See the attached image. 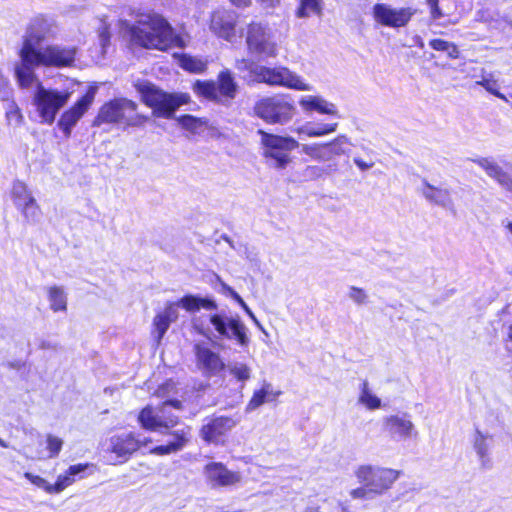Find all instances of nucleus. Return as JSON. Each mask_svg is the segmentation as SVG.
<instances>
[{"instance_id":"obj_1","label":"nucleus","mask_w":512,"mask_h":512,"mask_svg":"<svg viewBox=\"0 0 512 512\" xmlns=\"http://www.w3.org/2000/svg\"><path fill=\"white\" fill-rule=\"evenodd\" d=\"M122 29L132 44L146 49L168 50L183 46L167 20L156 13L139 12L134 23L124 20Z\"/></svg>"},{"instance_id":"obj_2","label":"nucleus","mask_w":512,"mask_h":512,"mask_svg":"<svg viewBox=\"0 0 512 512\" xmlns=\"http://www.w3.org/2000/svg\"><path fill=\"white\" fill-rule=\"evenodd\" d=\"M168 406H172L175 409H181L182 402L179 400H166L163 402L159 412H155L151 406H146L138 415V421L141 427L145 430L159 432L175 438V441H168L165 445L154 447L150 450L151 454L162 456L176 453L182 450L189 442V427H182L171 431V429L178 425L179 418L174 415H165L166 408Z\"/></svg>"},{"instance_id":"obj_3","label":"nucleus","mask_w":512,"mask_h":512,"mask_svg":"<svg viewBox=\"0 0 512 512\" xmlns=\"http://www.w3.org/2000/svg\"><path fill=\"white\" fill-rule=\"evenodd\" d=\"M77 54L74 46L48 45L33 56L15 65V76L21 88L30 87L37 79L35 69L40 66L65 68L73 65Z\"/></svg>"},{"instance_id":"obj_4","label":"nucleus","mask_w":512,"mask_h":512,"mask_svg":"<svg viewBox=\"0 0 512 512\" xmlns=\"http://www.w3.org/2000/svg\"><path fill=\"white\" fill-rule=\"evenodd\" d=\"M134 87L143 103L152 108L153 115L158 118H173L176 110L190 99L186 93H168L145 80L135 82Z\"/></svg>"},{"instance_id":"obj_5","label":"nucleus","mask_w":512,"mask_h":512,"mask_svg":"<svg viewBox=\"0 0 512 512\" xmlns=\"http://www.w3.org/2000/svg\"><path fill=\"white\" fill-rule=\"evenodd\" d=\"M260 135L261 155L268 167L284 170L292 163L291 152L300 146L290 136H281L258 130Z\"/></svg>"},{"instance_id":"obj_6","label":"nucleus","mask_w":512,"mask_h":512,"mask_svg":"<svg viewBox=\"0 0 512 512\" xmlns=\"http://www.w3.org/2000/svg\"><path fill=\"white\" fill-rule=\"evenodd\" d=\"M137 103L127 98H117L105 103L93 120L92 126L123 124L128 127L142 126L148 117L137 113Z\"/></svg>"},{"instance_id":"obj_7","label":"nucleus","mask_w":512,"mask_h":512,"mask_svg":"<svg viewBox=\"0 0 512 512\" xmlns=\"http://www.w3.org/2000/svg\"><path fill=\"white\" fill-rule=\"evenodd\" d=\"M59 33V27L53 17L37 15L31 19L23 37L22 47L19 51V61L32 57L41 48V44L54 40Z\"/></svg>"},{"instance_id":"obj_8","label":"nucleus","mask_w":512,"mask_h":512,"mask_svg":"<svg viewBox=\"0 0 512 512\" xmlns=\"http://www.w3.org/2000/svg\"><path fill=\"white\" fill-rule=\"evenodd\" d=\"M193 91L207 100L229 106L236 97L238 85L231 72L226 69L218 74L217 81L197 80L193 84Z\"/></svg>"},{"instance_id":"obj_9","label":"nucleus","mask_w":512,"mask_h":512,"mask_svg":"<svg viewBox=\"0 0 512 512\" xmlns=\"http://www.w3.org/2000/svg\"><path fill=\"white\" fill-rule=\"evenodd\" d=\"M253 79L257 82L272 86H284L299 91H311L312 86L303 82L297 74L285 67L268 68L265 66L249 65Z\"/></svg>"},{"instance_id":"obj_10","label":"nucleus","mask_w":512,"mask_h":512,"mask_svg":"<svg viewBox=\"0 0 512 512\" xmlns=\"http://www.w3.org/2000/svg\"><path fill=\"white\" fill-rule=\"evenodd\" d=\"M69 92L46 89L38 84L33 96V104L41 118V122L52 124L59 110L68 102Z\"/></svg>"},{"instance_id":"obj_11","label":"nucleus","mask_w":512,"mask_h":512,"mask_svg":"<svg viewBox=\"0 0 512 512\" xmlns=\"http://www.w3.org/2000/svg\"><path fill=\"white\" fill-rule=\"evenodd\" d=\"M209 322L219 337L235 340L241 347L248 346L250 339L248 329L239 316H228L225 311L209 315Z\"/></svg>"},{"instance_id":"obj_12","label":"nucleus","mask_w":512,"mask_h":512,"mask_svg":"<svg viewBox=\"0 0 512 512\" xmlns=\"http://www.w3.org/2000/svg\"><path fill=\"white\" fill-rule=\"evenodd\" d=\"M246 43L251 53L262 57H276L278 48L272 29L261 22L249 24Z\"/></svg>"},{"instance_id":"obj_13","label":"nucleus","mask_w":512,"mask_h":512,"mask_svg":"<svg viewBox=\"0 0 512 512\" xmlns=\"http://www.w3.org/2000/svg\"><path fill=\"white\" fill-rule=\"evenodd\" d=\"M255 113L267 123L283 124L288 122L294 114V107L282 96L261 99L255 105Z\"/></svg>"},{"instance_id":"obj_14","label":"nucleus","mask_w":512,"mask_h":512,"mask_svg":"<svg viewBox=\"0 0 512 512\" xmlns=\"http://www.w3.org/2000/svg\"><path fill=\"white\" fill-rule=\"evenodd\" d=\"M360 483L369 487L374 495L382 494L397 480L399 472L388 468L361 466L356 471Z\"/></svg>"},{"instance_id":"obj_15","label":"nucleus","mask_w":512,"mask_h":512,"mask_svg":"<svg viewBox=\"0 0 512 512\" xmlns=\"http://www.w3.org/2000/svg\"><path fill=\"white\" fill-rule=\"evenodd\" d=\"M350 144L346 135H339L326 143L302 144L301 151L317 161H330L334 156L346 154L345 146Z\"/></svg>"},{"instance_id":"obj_16","label":"nucleus","mask_w":512,"mask_h":512,"mask_svg":"<svg viewBox=\"0 0 512 512\" xmlns=\"http://www.w3.org/2000/svg\"><path fill=\"white\" fill-rule=\"evenodd\" d=\"M374 20L387 27L400 28L408 24L415 10L410 7L393 8L388 4L377 3L373 6Z\"/></svg>"},{"instance_id":"obj_17","label":"nucleus","mask_w":512,"mask_h":512,"mask_svg":"<svg viewBox=\"0 0 512 512\" xmlns=\"http://www.w3.org/2000/svg\"><path fill=\"white\" fill-rule=\"evenodd\" d=\"M96 95V88L90 87L70 109L66 110L58 121V127L69 138L72 129L92 105Z\"/></svg>"},{"instance_id":"obj_18","label":"nucleus","mask_w":512,"mask_h":512,"mask_svg":"<svg viewBox=\"0 0 512 512\" xmlns=\"http://www.w3.org/2000/svg\"><path fill=\"white\" fill-rule=\"evenodd\" d=\"M203 472L208 484L213 488L235 486L242 480L239 472L230 471L220 462L208 463Z\"/></svg>"},{"instance_id":"obj_19","label":"nucleus","mask_w":512,"mask_h":512,"mask_svg":"<svg viewBox=\"0 0 512 512\" xmlns=\"http://www.w3.org/2000/svg\"><path fill=\"white\" fill-rule=\"evenodd\" d=\"M141 443L143 442L133 432L115 434L109 438L107 451L125 462L141 447Z\"/></svg>"},{"instance_id":"obj_20","label":"nucleus","mask_w":512,"mask_h":512,"mask_svg":"<svg viewBox=\"0 0 512 512\" xmlns=\"http://www.w3.org/2000/svg\"><path fill=\"white\" fill-rule=\"evenodd\" d=\"M194 353L198 368L204 375L213 376L224 370L225 364L220 355L212 351L204 343L194 345Z\"/></svg>"},{"instance_id":"obj_21","label":"nucleus","mask_w":512,"mask_h":512,"mask_svg":"<svg viewBox=\"0 0 512 512\" xmlns=\"http://www.w3.org/2000/svg\"><path fill=\"white\" fill-rule=\"evenodd\" d=\"M239 420L229 416L211 418L200 430L201 438L207 443H217L227 432L232 430Z\"/></svg>"},{"instance_id":"obj_22","label":"nucleus","mask_w":512,"mask_h":512,"mask_svg":"<svg viewBox=\"0 0 512 512\" xmlns=\"http://www.w3.org/2000/svg\"><path fill=\"white\" fill-rule=\"evenodd\" d=\"M236 22L234 11L216 10L211 15L210 30L218 37L230 41L235 36Z\"/></svg>"},{"instance_id":"obj_23","label":"nucleus","mask_w":512,"mask_h":512,"mask_svg":"<svg viewBox=\"0 0 512 512\" xmlns=\"http://www.w3.org/2000/svg\"><path fill=\"white\" fill-rule=\"evenodd\" d=\"M383 428L393 439L404 440L417 436L414 424L406 414L385 417Z\"/></svg>"},{"instance_id":"obj_24","label":"nucleus","mask_w":512,"mask_h":512,"mask_svg":"<svg viewBox=\"0 0 512 512\" xmlns=\"http://www.w3.org/2000/svg\"><path fill=\"white\" fill-rule=\"evenodd\" d=\"M474 162L482 168L489 177L494 179L507 191L512 192V177L497 162L487 157L475 159Z\"/></svg>"},{"instance_id":"obj_25","label":"nucleus","mask_w":512,"mask_h":512,"mask_svg":"<svg viewBox=\"0 0 512 512\" xmlns=\"http://www.w3.org/2000/svg\"><path fill=\"white\" fill-rule=\"evenodd\" d=\"M299 104L305 112L315 111L320 114L340 117L338 115L337 106L334 103L327 101L321 96H303L300 99Z\"/></svg>"},{"instance_id":"obj_26","label":"nucleus","mask_w":512,"mask_h":512,"mask_svg":"<svg viewBox=\"0 0 512 512\" xmlns=\"http://www.w3.org/2000/svg\"><path fill=\"white\" fill-rule=\"evenodd\" d=\"M280 394H281V391L274 390L271 383L264 381L261 389L256 390L253 393V396L250 399V401L246 407V410L253 411V410L259 408L265 402L275 400Z\"/></svg>"},{"instance_id":"obj_27","label":"nucleus","mask_w":512,"mask_h":512,"mask_svg":"<svg viewBox=\"0 0 512 512\" xmlns=\"http://www.w3.org/2000/svg\"><path fill=\"white\" fill-rule=\"evenodd\" d=\"M177 305L181 306L188 312H196L201 308L206 310H217L218 305L212 298H202L195 295H186L181 298Z\"/></svg>"},{"instance_id":"obj_28","label":"nucleus","mask_w":512,"mask_h":512,"mask_svg":"<svg viewBox=\"0 0 512 512\" xmlns=\"http://www.w3.org/2000/svg\"><path fill=\"white\" fill-rule=\"evenodd\" d=\"M419 191L430 203L445 207L448 199L446 189L434 187L426 181H423L422 187L419 188Z\"/></svg>"},{"instance_id":"obj_29","label":"nucleus","mask_w":512,"mask_h":512,"mask_svg":"<svg viewBox=\"0 0 512 512\" xmlns=\"http://www.w3.org/2000/svg\"><path fill=\"white\" fill-rule=\"evenodd\" d=\"M338 128V123H325V124H314L307 123L302 126L298 131L308 137H322L331 133H334Z\"/></svg>"},{"instance_id":"obj_30","label":"nucleus","mask_w":512,"mask_h":512,"mask_svg":"<svg viewBox=\"0 0 512 512\" xmlns=\"http://www.w3.org/2000/svg\"><path fill=\"white\" fill-rule=\"evenodd\" d=\"M11 194L13 203L17 209L27 203H32V200L35 199L26 184L22 181H15L13 183Z\"/></svg>"},{"instance_id":"obj_31","label":"nucleus","mask_w":512,"mask_h":512,"mask_svg":"<svg viewBox=\"0 0 512 512\" xmlns=\"http://www.w3.org/2000/svg\"><path fill=\"white\" fill-rule=\"evenodd\" d=\"M48 300L50 308L54 312L67 310V295L63 288L58 286H52L48 290Z\"/></svg>"},{"instance_id":"obj_32","label":"nucleus","mask_w":512,"mask_h":512,"mask_svg":"<svg viewBox=\"0 0 512 512\" xmlns=\"http://www.w3.org/2000/svg\"><path fill=\"white\" fill-rule=\"evenodd\" d=\"M359 403L371 410L377 409L381 406V400L371 393L369 390V384L366 380L363 381L360 388Z\"/></svg>"},{"instance_id":"obj_33","label":"nucleus","mask_w":512,"mask_h":512,"mask_svg":"<svg viewBox=\"0 0 512 512\" xmlns=\"http://www.w3.org/2000/svg\"><path fill=\"white\" fill-rule=\"evenodd\" d=\"M25 219L30 223H36L41 217L40 208L36 202V199L32 200V203H27L19 208Z\"/></svg>"},{"instance_id":"obj_34","label":"nucleus","mask_w":512,"mask_h":512,"mask_svg":"<svg viewBox=\"0 0 512 512\" xmlns=\"http://www.w3.org/2000/svg\"><path fill=\"white\" fill-rule=\"evenodd\" d=\"M320 5L319 0H300V7L297 10V16L304 18L309 16L310 13H319Z\"/></svg>"},{"instance_id":"obj_35","label":"nucleus","mask_w":512,"mask_h":512,"mask_svg":"<svg viewBox=\"0 0 512 512\" xmlns=\"http://www.w3.org/2000/svg\"><path fill=\"white\" fill-rule=\"evenodd\" d=\"M229 371L239 381H247L251 377V369L244 363L235 362L229 365Z\"/></svg>"},{"instance_id":"obj_36","label":"nucleus","mask_w":512,"mask_h":512,"mask_svg":"<svg viewBox=\"0 0 512 512\" xmlns=\"http://www.w3.org/2000/svg\"><path fill=\"white\" fill-rule=\"evenodd\" d=\"M6 118L10 125L19 126L23 122V115L14 101L9 102L6 107Z\"/></svg>"},{"instance_id":"obj_37","label":"nucleus","mask_w":512,"mask_h":512,"mask_svg":"<svg viewBox=\"0 0 512 512\" xmlns=\"http://www.w3.org/2000/svg\"><path fill=\"white\" fill-rule=\"evenodd\" d=\"M178 123L186 130L196 132L203 124L201 119L192 115H183L177 118Z\"/></svg>"},{"instance_id":"obj_38","label":"nucleus","mask_w":512,"mask_h":512,"mask_svg":"<svg viewBox=\"0 0 512 512\" xmlns=\"http://www.w3.org/2000/svg\"><path fill=\"white\" fill-rule=\"evenodd\" d=\"M182 67L190 72L200 73L205 70L206 64L197 58L184 57L182 59Z\"/></svg>"},{"instance_id":"obj_39","label":"nucleus","mask_w":512,"mask_h":512,"mask_svg":"<svg viewBox=\"0 0 512 512\" xmlns=\"http://www.w3.org/2000/svg\"><path fill=\"white\" fill-rule=\"evenodd\" d=\"M171 322L165 319L162 314H157L153 320V325L155 327V330L157 332L156 340L159 343L163 336L165 335L166 331L168 330Z\"/></svg>"},{"instance_id":"obj_40","label":"nucleus","mask_w":512,"mask_h":512,"mask_svg":"<svg viewBox=\"0 0 512 512\" xmlns=\"http://www.w3.org/2000/svg\"><path fill=\"white\" fill-rule=\"evenodd\" d=\"M25 478L28 479L33 485L36 487L43 489L45 492L49 494H53V487L52 484H50L47 480L44 478L34 475L30 472H26L24 474Z\"/></svg>"},{"instance_id":"obj_41","label":"nucleus","mask_w":512,"mask_h":512,"mask_svg":"<svg viewBox=\"0 0 512 512\" xmlns=\"http://www.w3.org/2000/svg\"><path fill=\"white\" fill-rule=\"evenodd\" d=\"M75 482V478L71 477L66 471L65 474H61L57 477L55 484H52L53 494L61 493L65 488L72 485Z\"/></svg>"},{"instance_id":"obj_42","label":"nucleus","mask_w":512,"mask_h":512,"mask_svg":"<svg viewBox=\"0 0 512 512\" xmlns=\"http://www.w3.org/2000/svg\"><path fill=\"white\" fill-rule=\"evenodd\" d=\"M348 297L357 305H364L368 302L367 293L362 288L356 286L349 288Z\"/></svg>"},{"instance_id":"obj_43","label":"nucleus","mask_w":512,"mask_h":512,"mask_svg":"<svg viewBox=\"0 0 512 512\" xmlns=\"http://www.w3.org/2000/svg\"><path fill=\"white\" fill-rule=\"evenodd\" d=\"M477 84L484 87L485 90H487L492 95H494L500 99L505 98L504 95L499 90V85H498L497 80L492 79V78H483L481 81H478Z\"/></svg>"},{"instance_id":"obj_44","label":"nucleus","mask_w":512,"mask_h":512,"mask_svg":"<svg viewBox=\"0 0 512 512\" xmlns=\"http://www.w3.org/2000/svg\"><path fill=\"white\" fill-rule=\"evenodd\" d=\"M62 445H63L62 439L49 434L47 436V448L50 452L49 457L50 458L56 457L59 454V452L61 451Z\"/></svg>"},{"instance_id":"obj_45","label":"nucleus","mask_w":512,"mask_h":512,"mask_svg":"<svg viewBox=\"0 0 512 512\" xmlns=\"http://www.w3.org/2000/svg\"><path fill=\"white\" fill-rule=\"evenodd\" d=\"M94 468V465L93 464H89V463H80V464H76V465H71L67 472L69 473V475L73 478L76 479V477H78L79 479H82L85 477L84 473L89 470V469H93Z\"/></svg>"},{"instance_id":"obj_46","label":"nucleus","mask_w":512,"mask_h":512,"mask_svg":"<svg viewBox=\"0 0 512 512\" xmlns=\"http://www.w3.org/2000/svg\"><path fill=\"white\" fill-rule=\"evenodd\" d=\"M327 173V170L321 166L310 165L304 170V177L309 180H316Z\"/></svg>"},{"instance_id":"obj_47","label":"nucleus","mask_w":512,"mask_h":512,"mask_svg":"<svg viewBox=\"0 0 512 512\" xmlns=\"http://www.w3.org/2000/svg\"><path fill=\"white\" fill-rule=\"evenodd\" d=\"M350 495L354 499H371L374 496L373 492L370 491L369 487H367L365 484H363L362 487L353 489L350 492Z\"/></svg>"},{"instance_id":"obj_48","label":"nucleus","mask_w":512,"mask_h":512,"mask_svg":"<svg viewBox=\"0 0 512 512\" xmlns=\"http://www.w3.org/2000/svg\"><path fill=\"white\" fill-rule=\"evenodd\" d=\"M177 303H170L168 304L164 311L161 312L160 314H162V316L167 319L168 321H170L171 323L176 321L177 318H178V310H177Z\"/></svg>"},{"instance_id":"obj_49","label":"nucleus","mask_w":512,"mask_h":512,"mask_svg":"<svg viewBox=\"0 0 512 512\" xmlns=\"http://www.w3.org/2000/svg\"><path fill=\"white\" fill-rule=\"evenodd\" d=\"M174 390L175 384L173 381L169 380L158 387V389L156 390V395L162 398L168 397Z\"/></svg>"},{"instance_id":"obj_50","label":"nucleus","mask_w":512,"mask_h":512,"mask_svg":"<svg viewBox=\"0 0 512 512\" xmlns=\"http://www.w3.org/2000/svg\"><path fill=\"white\" fill-rule=\"evenodd\" d=\"M221 286L224 292L228 293L240 306L244 305V300L242 297L229 285L224 282H221Z\"/></svg>"},{"instance_id":"obj_51","label":"nucleus","mask_w":512,"mask_h":512,"mask_svg":"<svg viewBox=\"0 0 512 512\" xmlns=\"http://www.w3.org/2000/svg\"><path fill=\"white\" fill-rule=\"evenodd\" d=\"M428 5L431 9V15L433 19H438L442 16L441 11L438 8V0H427Z\"/></svg>"},{"instance_id":"obj_52","label":"nucleus","mask_w":512,"mask_h":512,"mask_svg":"<svg viewBox=\"0 0 512 512\" xmlns=\"http://www.w3.org/2000/svg\"><path fill=\"white\" fill-rule=\"evenodd\" d=\"M355 165L361 170V171H366V170H369L371 169L373 166H374V162H365L364 160H362L361 158L359 157H355L353 159Z\"/></svg>"},{"instance_id":"obj_53","label":"nucleus","mask_w":512,"mask_h":512,"mask_svg":"<svg viewBox=\"0 0 512 512\" xmlns=\"http://www.w3.org/2000/svg\"><path fill=\"white\" fill-rule=\"evenodd\" d=\"M430 45L433 49L439 50V51H445L448 49V42L441 40V39H433L430 42Z\"/></svg>"},{"instance_id":"obj_54","label":"nucleus","mask_w":512,"mask_h":512,"mask_svg":"<svg viewBox=\"0 0 512 512\" xmlns=\"http://www.w3.org/2000/svg\"><path fill=\"white\" fill-rule=\"evenodd\" d=\"M241 307L244 309V311L246 312V314L253 320V322L255 323V325L257 327H259L260 329H262V326L260 324V322L257 320L256 316L254 315V313L251 311V309L247 306V304L244 302V305H241Z\"/></svg>"},{"instance_id":"obj_55","label":"nucleus","mask_w":512,"mask_h":512,"mask_svg":"<svg viewBox=\"0 0 512 512\" xmlns=\"http://www.w3.org/2000/svg\"><path fill=\"white\" fill-rule=\"evenodd\" d=\"M24 362L21 361V360H15V361H10L7 363V366L11 369H21L23 366H24Z\"/></svg>"},{"instance_id":"obj_56","label":"nucleus","mask_w":512,"mask_h":512,"mask_svg":"<svg viewBox=\"0 0 512 512\" xmlns=\"http://www.w3.org/2000/svg\"><path fill=\"white\" fill-rule=\"evenodd\" d=\"M236 6H247L251 0H230Z\"/></svg>"},{"instance_id":"obj_57","label":"nucleus","mask_w":512,"mask_h":512,"mask_svg":"<svg viewBox=\"0 0 512 512\" xmlns=\"http://www.w3.org/2000/svg\"><path fill=\"white\" fill-rule=\"evenodd\" d=\"M261 1L269 7H273L280 2V0H261Z\"/></svg>"},{"instance_id":"obj_58","label":"nucleus","mask_w":512,"mask_h":512,"mask_svg":"<svg viewBox=\"0 0 512 512\" xmlns=\"http://www.w3.org/2000/svg\"><path fill=\"white\" fill-rule=\"evenodd\" d=\"M195 327H196V329H197V331H198V333H199V334H201V335H203V336H205V337L209 338V332H210L209 330H205V329H203V328H199V327H197V326H195Z\"/></svg>"},{"instance_id":"obj_59","label":"nucleus","mask_w":512,"mask_h":512,"mask_svg":"<svg viewBox=\"0 0 512 512\" xmlns=\"http://www.w3.org/2000/svg\"><path fill=\"white\" fill-rule=\"evenodd\" d=\"M507 339L512 342V324L508 327Z\"/></svg>"},{"instance_id":"obj_60","label":"nucleus","mask_w":512,"mask_h":512,"mask_svg":"<svg viewBox=\"0 0 512 512\" xmlns=\"http://www.w3.org/2000/svg\"><path fill=\"white\" fill-rule=\"evenodd\" d=\"M450 48H452V50L450 49V52H449L450 57H457V55L453 54L454 52H456V47L450 43Z\"/></svg>"},{"instance_id":"obj_61","label":"nucleus","mask_w":512,"mask_h":512,"mask_svg":"<svg viewBox=\"0 0 512 512\" xmlns=\"http://www.w3.org/2000/svg\"><path fill=\"white\" fill-rule=\"evenodd\" d=\"M303 512H319L316 507H307Z\"/></svg>"},{"instance_id":"obj_62","label":"nucleus","mask_w":512,"mask_h":512,"mask_svg":"<svg viewBox=\"0 0 512 512\" xmlns=\"http://www.w3.org/2000/svg\"><path fill=\"white\" fill-rule=\"evenodd\" d=\"M339 505H340V507H341V512H351V511L348 509L347 505H345L344 503H340Z\"/></svg>"},{"instance_id":"obj_63","label":"nucleus","mask_w":512,"mask_h":512,"mask_svg":"<svg viewBox=\"0 0 512 512\" xmlns=\"http://www.w3.org/2000/svg\"><path fill=\"white\" fill-rule=\"evenodd\" d=\"M209 385L208 384H200L199 387L197 388V390H205Z\"/></svg>"},{"instance_id":"obj_64","label":"nucleus","mask_w":512,"mask_h":512,"mask_svg":"<svg viewBox=\"0 0 512 512\" xmlns=\"http://www.w3.org/2000/svg\"><path fill=\"white\" fill-rule=\"evenodd\" d=\"M507 229L512 233V222H509L507 225H506Z\"/></svg>"}]
</instances>
